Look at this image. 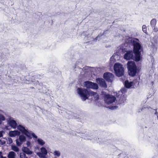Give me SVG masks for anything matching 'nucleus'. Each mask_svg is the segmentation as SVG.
<instances>
[{"label":"nucleus","mask_w":158,"mask_h":158,"mask_svg":"<svg viewBox=\"0 0 158 158\" xmlns=\"http://www.w3.org/2000/svg\"><path fill=\"white\" fill-rule=\"evenodd\" d=\"M139 40L137 38L131 40V43L133 46V51L135 55V60L140 61L142 58L141 56V52L143 51V48L141 44L139 43Z\"/></svg>","instance_id":"nucleus-1"},{"label":"nucleus","mask_w":158,"mask_h":158,"mask_svg":"<svg viewBox=\"0 0 158 158\" xmlns=\"http://www.w3.org/2000/svg\"><path fill=\"white\" fill-rule=\"evenodd\" d=\"M127 65L128 72L130 76L134 77L139 72L140 68L137 67L135 62L128 61L127 63Z\"/></svg>","instance_id":"nucleus-2"},{"label":"nucleus","mask_w":158,"mask_h":158,"mask_svg":"<svg viewBox=\"0 0 158 158\" xmlns=\"http://www.w3.org/2000/svg\"><path fill=\"white\" fill-rule=\"evenodd\" d=\"M114 69L117 76L120 77L124 75V68L123 65L119 63H116L115 64Z\"/></svg>","instance_id":"nucleus-3"},{"label":"nucleus","mask_w":158,"mask_h":158,"mask_svg":"<svg viewBox=\"0 0 158 158\" xmlns=\"http://www.w3.org/2000/svg\"><path fill=\"white\" fill-rule=\"evenodd\" d=\"M77 92L83 101H85L89 97V91L86 89L78 88L77 89Z\"/></svg>","instance_id":"nucleus-4"},{"label":"nucleus","mask_w":158,"mask_h":158,"mask_svg":"<svg viewBox=\"0 0 158 158\" xmlns=\"http://www.w3.org/2000/svg\"><path fill=\"white\" fill-rule=\"evenodd\" d=\"M134 53L132 50H129L126 51L123 56L124 59L129 60L131 59L134 60L136 62H138L139 61L136 60H135V55H134Z\"/></svg>","instance_id":"nucleus-5"},{"label":"nucleus","mask_w":158,"mask_h":158,"mask_svg":"<svg viewBox=\"0 0 158 158\" xmlns=\"http://www.w3.org/2000/svg\"><path fill=\"white\" fill-rule=\"evenodd\" d=\"M116 98L109 94H105L104 96V100L105 102L107 104H110L114 102Z\"/></svg>","instance_id":"nucleus-6"},{"label":"nucleus","mask_w":158,"mask_h":158,"mask_svg":"<svg viewBox=\"0 0 158 158\" xmlns=\"http://www.w3.org/2000/svg\"><path fill=\"white\" fill-rule=\"evenodd\" d=\"M84 85L88 89H97L98 88V85L91 81H87L84 82Z\"/></svg>","instance_id":"nucleus-7"},{"label":"nucleus","mask_w":158,"mask_h":158,"mask_svg":"<svg viewBox=\"0 0 158 158\" xmlns=\"http://www.w3.org/2000/svg\"><path fill=\"white\" fill-rule=\"evenodd\" d=\"M103 77L107 81L111 82L113 81L114 76L111 73L106 72L104 74Z\"/></svg>","instance_id":"nucleus-8"},{"label":"nucleus","mask_w":158,"mask_h":158,"mask_svg":"<svg viewBox=\"0 0 158 158\" xmlns=\"http://www.w3.org/2000/svg\"><path fill=\"white\" fill-rule=\"evenodd\" d=\"M96 82L100 85L102 87L106 88L107 85L105 81L102 78H98L96 79Z\"/></svg>","instance_id":"nucleus-9"},{"label":"nucleus","mask_w":158,"mask_h":158,"mask_svg":"<svg viewBox=\"0 0 158 158\" xmlns=\"http://www.w3.org/2000/svg\"><path fill=\"white\" fill-rule=\"evenodd\" d=\"M19 139L20 142L19 141L18 139L16 140V143L18 146H20L23 142H24L26 140V138L25 136L23 135H20L19 136Z\"/></svg>","instance_id":"nucleus-10"},{"label":"nucleus","mask_w":158,"mask_h":158,"mask_svg":"<svg viewBox=\"0 0 158 158\" xmlns=\"http://www.w3.org/2000/svg\"><path fill=\"white\" fill-rule=\"evenodd\" d=\"M9 124L12 128H15L17 126V123L15 121L12 119L9 122Z\"/></svg>","instance_id":"nucleus-11"},{"label":"nucleus","mask_w":158,"mask_h":158,"mask_svg":"<svg viewBox=\"0 0 158 158\" xmlns=\"http://www.w3.org/2000/svg\"><path fill=\"white\" fill-rule=\"evenodd\" d=\"M22 150L24 153H25L27 155H31L32 154V152L27 147H23Z\"/></svg>","instance_id":"nucleus-12"},{"label":"nucleus","mask_w":158,"mask_h":158,"mask_svg":"<svg viewBox=\"0 0 158 158\" xmlns=\"http://www.w3.org/2000/svg\"><path fill=\"white\" fill-rule=\"evenodd\" d=\"M133 84V82H129L128 80H126L124 82V85L127 88H130L131 87Z\"/></svg>","instance_id":"nucleus-13"},{"label":"nucleus","mask_w":158,"mask_h":158,"mask_svg":"<svg viewBox=\"0 0 158 158\" xmlns=\"http://www.w3.org/2000/svg\"><path fill=\"white\" fill-rule=\"evenodd\" d=\"M20 132L18 131H12L10 133V136L11 137H15L16 135H20Z\"/></svg>","instance_id":"nucleus-14"},{"label":"nucleus","mask_w":158,"mask_h":158,"mask_svg":"<svg viewBox=\"0 0 158 158\" xmlns=\"http://www.w3.org/2000/svg\"><path fill=\"white\" fill-rule=\"evenodd\" d=\"M17 129L21 131L22 133L23 134L25 132L26 130L25 129V127L21 125H19L17 127Z\"/></svg>","instance_id":"nucleus-15"},{"label":"nucleus","mask_w":158,"mask_h":158,"mask_svg":"<svg viewBox=\"0 0 158 158\" xmlns=\"http://www.w3.org/2000/svg\"><path fill=\"white\" fill-rule=\"evenodd\" d=\"M15 153L13 151H11L9 152L7 157L8 158H15Z\"/></svg>","instance_id":"nucleus-16"},{"label":"nucleus","mask_w":158,"mask_h":158,"mask_svg":"<svg viewBox=\"0 0 158 158\" xmlns=\"http://www.w3.org/2000/svg\"><path fill=\"white\" fill-rule=\"evenodd\" d=\"M156 23V19H153L151 21L150 23L151 26L152 27H155Z\"/></svg>","instance_id":"nucleus-17"},{"label":"nucleus","mask_w":158,"mask_h":158,"mask_svg":"<svg viewBox=\"0 0 158 158\" xmlns=\"http://www.w3.org/2000/svg\"><path fill=\"white\" fill-rule=\"evenodd\" d=\"M12 149L15 152H18L19 151V148L15 145H12L11 146Z\"/></svg>","instance_id":"nucleus-18"},{"label":"nucleus","mask_w":158,"mask_h":158,"mask_svg":"<svg viewBox=\"0 0 158 158\" xmlns=\"http://www.w3.org/2000/svg\"><path fill=\"white\" fill-rule=\"evenodd\" d=\"M40 150L42 153L45 155L47 154V152L45 148L43 147L41 148Z\"/></svg>","instance_id":"nucleus-19"},{"label":"nucleus","mask_w":158,"mask_h":158,"mask_svg":"<svg viewBox=\"0 0 158 158\" xmlns=\"http://www.w3.org/2000/svg\"><path fill=\"white\" fill-rule=\"evenodd\" d=\"M23 134L25 135L28 137L31 138V134L28 131L26 130Z\"/></svg>","instance_id":"nucleus-20"},{"label":"nucleus","mask_w":158,"mask_h":158,"mask_svg":"<svg viewBox=\"0 0 158 158\" xmlns=\"http://www.w3.org/2000/svg\"><path fill=\"white\" fill-rule=\"evenodd\" d=\"M37 142L41 146L43 145L45 143V142L41 139H38L37 140Z\"/></svg>","instance_id":"nucleus-21"},{"label":"nucleus","mask_w":158,"mask_h":158,"mask_svg":"<svg viewBox=\"0 0 158 158\" xmlns=\"http://www.w3.org/2000/svg\"><path fill=\"white\" fill-rule=\"evenodd\" d=\"M20 158H30L26 155V154L24 153H21L20 154Z\"/></svg>","instance_id":"nucleus-22"},{"label":"nucleus","mask_w":158,"mask_h":158,"mask_svg":"<svg viewBox=\"0 0 158 158\" xmlns=\"http://www.w3.org/2000/svg\"><path fill=\"white\" fill-rule=\"evenodd\" d=\"M54 155L56 156L59 157L60 155V152L58 151H55L54 152Z\"/></svg>","instance_id":"nucleus-23"},{"label":"nucleus","mask_w":158,"mask_h":158,"mask_svg":"<svg viewBox=\"0 0 158 158\" xmlns=\"http://www.w3.org/2000/svg\"><path fill=\"white\" fill-rule=\"evenodd\" d=\"M89 97L90 96H94V95H96V94H97V93L93 92V91H91V90L89 91Z\"/></svg>","instance_id":"nucleus-24"},{"label":"nucleus","mask_w":158,"mask_h":158,"mask_svg":"<svg viewBox=\"0 0 158 158\" xmlns=\"http://www.w3.org/2000/svg\"><path fill=\"white\" fill-rule=\"evenodd\" d=\"M142 30H143V32L144 33H145L146 34H147V30L146 26L145 25H143L142 26Z\"/></svg>","instance_id":"nucleus-25"},{"label":"nucleus","mask_w":158,"mask_h":158,"mask_svg":"<svg viewBox=\"0 0 158 158\" xmlns=\"http://www.w3.org/2000/svg\"><path fill=\"white\" fill-rule=\"evenodd\" d=\"M125 100V98L123 97V96H121L120 98L119 99V102L120 103H122L124 102V100Z\"/></svg>","instance_id":"nucleus-26"},{"label":"nucleus","mask_w":158,"mask_h":158,"mask_svg":"<svg viewBox=\"0 0 158 158\" xmlns=\"http://www.w3.org/2000/svg\"><path fill=\"white\" fill-rule=\"evenodd\" d=\"M43 154L41 152H38L37 153L38 155L40 157H44Z\"/></svg>","instance_id":"nucleus-27"},{"label":"nucleus","mask_w":158,"mask_h":158,"mask_svg":"<svg viewBox=\"0 0 158 158\" xmlns=\"http://www.w3.org/2000/svg\"><path fill=\"white\" fill-rule=\"evenodd\" d=\"M8 141L9 144H11L13 142L12 139L10 138H9L8 139Z\"/></svg>","instance_id":"nucleus-28"},{"label":"nucleus","mask_w":158,"mask_h":158,"mask_svg":"<svg viewBox=\"0 0 158 158\" xmlns=\"http://www.w3.org/2000/svg\"><path fill=\"white\" fill-rule=\"evenodd\" d=\"M117 107V106H112L110 107V109L111 110H114L115 109H116Z\"/></svg>","instance_id":"nucleus-29"},{"label":"nucleus","mask_w":158,"mask_h":158,"mask_svg":"<svg viewBox=\"0 0 158 158\" xmlns=\"http://www.w3.org/2000/svg\"><path fill=\"white\" fill-rule=\"evenodd\" d=\"M1 120L2 121H4L5 120V117H4V116L3 115H2L1 116Z\"/></svg>","instance_id":"nucleus-30"},{"label":"nucleus","mask_w":158,"mask_h":158,"mask_svg":"<svg viewBox=\"0 0 158 158\" xmlns=\"http://www.w3.org/2000/svg\"><path fill=\"white\" fill-rule=\"evenodd\" d=\"M32 136L34 138H37V137L36 135L34 133H33L32 134H31Z\"/></svg>","instance_id":"nucleus-31"},{"label":"nucleus","mask_w":158,"mask_h":158,"mask_svg":"<svg viewBox=\"0 0 158 158\" xmlns=\"http://www.w3.org/2000/svg\"><path fill=\"white\" fill-rule=\"evenodd\" d=\"M2 132L3 131H0V138L2 137L3 136Z\"/></svg>","instance_id":"nucleus-32"},{"label":"nucleus","mask_w":158,"mask_h":158,"mask_svg":"<svg viewBox=\"0 0 158 158\" xmlns=\"http://www.w3.org/2000/svg\"><path fill=\"white\" fill-rule=\"evenodd\" d=\"M30 142L29 141H27V145L28 147L30 145Z\"/></svg>","instance_id":"nucleus-33"},{"label":"nucleus","mask_w":158,"mask_h":158,"mask_svg":"<svg viewBox=\"0 0 158 158\" xmlns=\"http://www.w3.org/2000/svg\"><path fill=\"white\" fill-rule=\"evenodd\" d=\"M155 111H156V112H155V114H156V115H157V110H156H156H155Z\"/></svg>","instance_id":"nucleus-34"},{"label":"nucleus","mask_w":158,"mask_h":158,"mask_svg":"<svg viewBox=\"0 0 158 158\" xmlns=\"http://www.w3.org/2000/svg\"><path fill=\"white\" fill-rule=\"evenodd\" d=\"M0 158H6L5 157H3V156H1Z\"/></svg>","instance_id":"nucleus-35"},{"label":"nucleus","mask_w":158,"mask_h":158,"mask_svg":"<svg viewBox=\"0 0 158 158\" xmlns=\"http://www.w3.org/2000/svg\"><path fill=\"white\" fill-rule=\"evenodd\" d=\"M30 88L31 89H34V87H30Z\"/></svg>","instance_id":"nucleus-36"},{"label":"nucleus","mask_w":158,"mask_h":158,"mask_svg":"<svg viewBox=\"0 0 158 158\" xmlns=\"http://www.w3.org/2000/svg\"><path fill=\"white\" fill-rule=\"evenodd\" d=\"M98 99H99V97H98L97 99L98 100Z\"/></svg>","instance_id":"nucleus-37"},{"label":"nucleus","mask_w":158,"mask_h":158,"mask_svg":"<svg viewBox=\"0 0 158 158\" xmlns=\"http://www.w3.org/2000/svg\"><path fill=\"white\" fill-rule=\"evenodd\" d=\"M157 117L158 118V115H157Z\"/></svg>","instance_id":"nucleus-38"}]
</instances>
